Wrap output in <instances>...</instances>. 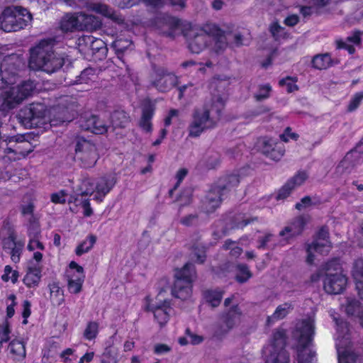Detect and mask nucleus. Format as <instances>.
Returning <instances> with one entry per match:
<instances>
[{
  "label": "nucleus",
  "instance_id": "nucleus-5",
  "mask_svg": "<svg viewBox=\"0 0 363 363\" xmlns=\"http://www.w3.org/2000/svg\"><path fill=\"white\" fill-rule=\"evenodd\" d=\"M342 263L339 258L328 261L325 267L323 289L328 294H338L342 293L347 284V277L342 272Z\"/></svg>",
  "mask_w": 363,
  "mask_h": 363
},
{
  "label": "nucleus",
  "instance_id": "nucleus-20",
  "mask_svg": "<svg viewBox=\"0 0 363 363\" xmlns=\"http://www.w3.org/2000/svg\"><path fill=\"white\" fill-rule=\"evenodd\" d=\"M226 195V186H213L203 201V208L207 212H213L218 208Z\"/></svg>",
  "mask_w": 363,
  "mask_h": 363
},
{
  "label": "nucleus",
  "instance_id": "nucleus-18",
  "mask_svg": "<svg viewBox=\"0 0 363 363\" xmlns=\"http://www.w3.org/2000/svg\"><path fill=\"white\" fill-rule=\"evenodd\" d=\"M308 222V218L301 216L294 218L279 234V244L285 245L291 239L299 235Z\"/></svg>",
  "mask_w": 363,
  "mask_h": 363
},
{
  "label": "nucleus",
  "instance_id": "nucleus-44",
  "mask_svg": "<svg viewBox=\"0 0 363 363\" xmlns=\"http://www.w3.org/2000/svg\"><path fill=\"white\" fill-rule=\"evenodd\" d=\"M98 116L93 114H85L79 121V126L84 130L94 133V125L97 123Z\"/></svg>",
  "mask_w": 363,
  "mask_h": 363
},
{
  "label": "nucleus",
  "instance_id": "nucleus-59",
  "mask_svg": "<svg viewBox=\"0 0 363 363\" xmlns=\"http://www.w3.org/2000/svg\"><path fill=\"white\" fill-rule=\"evenodd\" d=\"M10 332L8 323L0 325V349L4 342L9 341Z\"/></svg>",
  "mask_w": 363,
  "mask_h": 363
},
{
  "label": "nucleus",
  "instance_id": "nucleus-32",
  "mask_svg": "<svg viewBox=\"0 0 363 363\" xmlns=\"http://www.w3.org/2000/svg\"><path fill=\"white\" fill-rule=\"evenodd\" d=\"M50 299L53 306H59L65 301L64 291L57 282L53 281L48 284Z\"/></svg>",
  "mask_w": 363,
  "mask_h": 363
},
{
  "label": "nucleus",
  "instance_id": "nucleus-53",
  "mask_svg": "<svg viewBox=\"0 0 363 363\" xmlns=\"http://www.w3.org/2000/svg\"><path fill=\"white\" fill-rule=\"evenodd\" d=\"M16 235L13 231L10 230L6 238L2 240L3 248L6 250H11L18 245L19 242L16 241Z\"/></svg>",
  "mask_w": 363,
  "mask_h": 363
},
{
  "label": "nucleus",
  "instance_id": "nucleus-43",
  "mask_svg": "<svg viewBox=\"0 0 363 363\" xmlns=\"http://www.w3.org/2000/svg\"><path fill=\"white\" fill-rule=\"evenodd\" d=\"M292 305L290 303H284L279 306L273 315L268 318V322L271 323L276 320L282 319L291 311Z\"/></svg>",
  "mask_w": 363,
  "mask_h": 363
},
{
  "label": "nucleus",
  "instance_id": "nucleus-39",
  "mask_svg": "<svg viewBox=\"0 0 363 363\" xmlns=\"http://www.w3.org/2000/svg\"><path fill=\"white\" fill-rule=\"evenodd\" d=\"M74 191L82 196L91 195L95 191V182L90 178H84Z\"/></svg>",
  "mask_w": 363,
  "mask_h": 363
},
{
  "label": "nucleus",
  "instance_id": "nucleus-22",
  "mask_svg": "<svg viewBox=\"0 0 363 363\" xmlns=\"http://www.w3.org/2000/svg\"><path fill=\"white\" fill-rule=\"evenodd\" d=\"M13 57L5 58L0 66V89L15 82L17 68L12 61Z\"/></svg>",
  "mask_w": 363,
  "mask_h": 363
},
{
  "label": "nucleus",
  "instance_id": "nucleus-47",
  "mask_svg": "<svg viewBox=\"0 0 363 363\" xmlns=\"http://www.w3.org/2000/svg\"><path fill=\"white\" fill-rule=\"evenodd\" d=\"M28 233L29 238H38L40 234V228L37 217L28 218Z\"/></svg>",
  "mask_w": 363,
  "mask_h": 363
},
{
  "label": "nucleus",
  "instance_id": "nucleus-14",
  "mask_svg": "<svg viewBox=\"0 0 363 363\" xmlns=\"http://www.w3.org/2000/svg\"><path fill=\"white\" fill-rule=\"evenodd\" d=\"M207 24L203 28H191L186 34L189 50L196 54L203 50L211 39L207 32Z\"/></svg>",
  "mask_w": 363,
  "mask_h": 363
},
{
  "label": "nucleus",
  "instance_id": "nucleus-60",
  "mask_svg": "<svg viewBox=\"0 0 363 363\" xmlns=\"http://www.w3.org/2000/svg\"><path fill=\"white\" fill-rule=\"evenodd\" d=\"M109 125L106 122L98 118L97 123L94 125V134H104L107 132Z\"/></svg>",
  "mask_w": 363,
  "mask_h": 363
},
{
  "label": "nucleus",
  "instance_id": "nucleus-2",
  "mask_svg": "<svg viewBox=\"0 0 363 363\" xmlns=\"http://www.w3.org/2000/svg\"><path fill=\"white\" fill-rule=\"evenodd\" d=\"M56 44L54 38L40 40L30 50L29 67L35 70H41L52 74L60 69L64 63V58L55 53L53 48Z\"/></svg>",
  "mask_w": 363,
  "mask_h": 363
},
{
  "label": "nucleus",
  "instance_id": "nucleus-17",
  "mask_svg": "<svg viewBox=\"0 0 363 363\" xmlns=\"http://www.w3.org/2000/svg\"><path fill=\"white\" fill-rule=\"evenodd\" d=\"M255 148L274 161L280 160L285 152L284 145L281 143H277L274 140L267 138L259 139L255 145Z\"/></svg>",
  "mask_w": 363,
  "mask_h": 363
},
{
  "label": "nucleus",
  "instance_id": "nucleus-27",
  "mask_svg": "<svg viewBox=\"0 0 363 363\" xmlns=\"http://www.w3.org/2000/svg\"><path fill=\"white\" fill-rule=\"evenodd\" d=\"M362 157L357 150H353L345 155L337 166V170L340 173H349L354 166L360 163Z\"/></svg>",
  "mask_w": 363,
  "mask_h": 363
},
{
  "label": "nucleus",
  "instance_id": "nucleus-64",
  "mask_svg": "<svg viewBox=\"0 0 363 363\" xmlns=\"http://www.w3.org/2000/svg\"><path fill=\"white\" fill-rule=\"evenodd\" d=\"M180 223L185 226H191L198 223V216L196 214H190L183 217Z\"/></svg>",
  "mask_w": 363,
  "mask_h": 363
},
{
  "label": "nucleus",
  "instance_id": "nucleus-1",
  "mask_svg": "<svg viewBox=\"0 0 363 363\" xmlns=\"http://www.w3.org/2000/svg\"><path fill=\"white\" fill-rule=\"evenodd\" d=\"M225 105V99L220 94H214L201 106L195 107L188 125V135L197 138L204 131L213 129L220 121Z\"/></svg>",
  "mask_w": 363,
  "mask_h": 363
},
{
  "label": "nucleus",
  "instance_id": "nucleus-26",
  "mask_svg": "<svg viewBox=\"0 0 363 363\" xmlns=\"http://www.w3.org/2000/svg\"><path fill=\"white\" fill-rule=\"evenodd\" d=\"M42 277L41 268L38 264H29L23 281L28 288H36L38 286Z\"/></svg>",
  "mask_w": 363,
  "mask_h": 363
},
{
  "label": "nucleus",
  "instance_id": "nucleus-30",
  "mask_svg": "<svg viewBox=\"0 0 363 363\" xmlns=\"http://www.w3.org/2000/svg\"><path fill=\"white\" fill-rule=\"evenodd\" d=\"M341 308L347 315L359 318L363 327V309L357 301L347 298L345 304L342 303Z\"/></svg>",
  "mask_w": 363,
  "mask_h": 363
},
{
  "label": "nucleus",
  "instance_id": "nucleus-48",
  "mask_svg": "<svg viewBox=\"0 0 363 363\" xmlns=\"http://www.w3.org/2000/svg\"><path fill=\"white\" fill-rule=\"evenodd\" d=\"M296 77H287L279 80V84L281 87L285 88L289 92H293L298 89Z\"/></svg>",
  "mask_w": 363,
  "mask_h": 363
},
{
  "label": "nucleus",
  "instance_id": "nucleus-23",
  "mask_svg": "<svg viewBox=\"0 0 363 363\" xmlns=\"http://www.w3.org/2000/svg\"><path fill=\"white\" fill-rule=\"evenodd\" d=\"M207 32L215 41L213 49L216 52H223L228 46L225 31L216 24H207Z\"/></svg>",
  "mask_w": 363,
  "mask_h": 363
},
{
  "label": "nucleus",
  "instance_id": "nucleus-55",
  "mask_svg": "<svg viewBox=\"0 0 363 363\" xmlns=\"http://www.w3.org/2000/svg\"><path fill=\"white\" fill-rule=\"evenodd\" d=\"M272 87L269 84L259 86L258 91L255 94V98L257 101L265 99L270 95Z\"/></svg>",
  "mask_w": 363,
  "mask_h": 363
},
{
  "label": "nucleus",
  "instance_id": "nucleus-36",
  "mask_svg": "<svg viewBox=\"0 0 363 363\" xmlns=\"http://www.w3.org/2000/svg\"><path fill=\"white\" fill-rule=\"evenodd\" d=\"M220 163V155L217 152L209 151L206 152L199 162L201 167L208 169L216 167Z\"/></svg>",
  "mask_w": 363,
  "mask_h": 363
},
{
  "label": "nucleus",
  "instance_id": "nucleus-56",
  "mask_svg": "<svg viewBox=\"0 0 363 363\" xmlns=\"http://www.w3.org/2000/svg\"><path fill=\"white\" fill-rule=\"evenodd\" d=\"M94 75V70L92 68H86L81 72L77 81L80 84H87L89 81L93 79Z\"/></svg>",
  "mask_w": 363,
  "mask_h": 363
},
{
  "label": "nucleus",
  "instance_id": "nucleus-13",
  "mask_svg": "<svg viewBox=\"0 0 363 363\" xmlns=\"http://www.w3.org/2000/svg\"><path fill=\"white\" fill-rule=\"evenodd\" d=\"M328 230L322 228L318 233L315 240L307 247V262L312 264L315 259V254L327 255L330 249L331 244L328 240Z\"/></svg>",
  "mask_w": 363,
  "mask_h": 363
},
{
  "label": "nucleus",
  "instance_id": "nucleus-28",
  "mask_svg": "<svg viewBox=\"0 0 363 363\" xmlns=\"http://www.w3.org/2000/svg\"><path fill=\"white\" fill-rule=\"evenodd\" d=\"M79 30L93 31L99 29L101 26V20L91 14L78 13Z\"/></svg>",
  "mask_w": 363,
  "mask_h": 363
},
{
  "label": "nucleus",
  "instance_id": "nucleus-54",
  "mask_svg": "<svg viewBox=\"0 0 363 363\" xmlns=\"http://www.w3.org/2000/svg\"><path fill=\"white\" fill-rule=\"evenodd\" d=\"M236 280L240 283L246 281L250 277L248 267L246 265L238 264L237 266Z\"/></svg>",
  "mask_w": 363,
  "mask_h": 363
},
{
  "label": "nucleus",
  "instance_id": "nucleus-24",
  "mask_svg": "<svg viewBox=\"0 0 363 363\" xmlns=\"http://www.w3.org/2000/svg\"><path fill=\"white\" fill-rule=\"evenodd\" d=\"M116 184V180L113 176L107 175L98 179L95 182V199L99 201H102L103 198L111 191Z\"/></svg>",
  "mask_w": 363,
  "mask_h": 363
},
{
  "label": "nucleus",
  "instance_id": "nucleus-16",
  "mask_svg": "<svg viewBox=\"0 0 363 363\" xmlns=\"http://www.w3.org/2000/svg\"><path fill=\"white\" fill-rule=\"evenodd\" d=\"M177 84V77L163 68L156 69L152 76L150 84L160 92H167Z\"/></svg>",
  "mask_w": 363,
  "mask_h": 363
},
{
  "label": "nucleus",
  "instance_id": "nucleus-3",
  "mask_svg": "<svg viewBox=\"0 0 363 363\" xmlns=\"http://www.w3.org/2000/svg\"><path fill=\"white\" fill-rule=\"evenodd\" d=\"M314 335V319L312 316L296 323L294 336L298 343V363H315V352L309 348Z\"/></svg>",
  "mask_w": 363,
  "mask_h": 363
},
{
  "label": "nucleus",
  "instance_id": "nucleus-49",
  "mask_svg": "<svg viewBox=\"0 0 363 363\" xmlns=\"http://www.w3.org/2000/svg\"><path fill=\"white\" fill-rule=\"evenodd\" d=\"M196 91L197 88L192 83L183 85L179 88V99L191 98L196 94Z\"/></svg>",
  "mask_w": 363,
  "mask_h": 363
},
{
  "label": "nucleus",
  "instance_id": "nucleus-25",
  "mask_svg": "<svg viewBox=\"0 0 363 363\" xmlns=\"http://www.w3.org/2000/svg\"><path fill=\"white\" fill-rule=\"evenodd\" d=\"M350 273L355 281L358 294L363 299V257H358L354 260Z\"/></svg>",
  "mask_w": 363,
  "mask_h": 363
},
{
  "label": "nucleus",
  "instance_id": "nucleus-51",
  "mask_svg": "<svg viewBox=\"0 0 363 363\" xmlns=\"http://www.w3.org/2000/svg\"><path fill=\"white\" fill-rule=\"evenodd\" d=\"M294 191L291 186L286 182L274 195V199L279 201L288 198Z\"/></svg>",
  "mask_w": 363,
  "mask_h": 363
},
{
  "label": "nucleus",
  "instance_id": "nucleus-34",
  "mask_svg": "<svg viewBox=\"0 0 363 363\" xmlns=\"http://www.w3.org/2000/svg\"><path fill=\"white\" fill-rule=\"evenodd\" d=\"M91 9L92 11L115 21H121V16L114 11V9L106 4L101 3L93 4L91 6Z\"/></svg>",
  "mask_w": 363,
  "mask_h": 363
},
{
  "label": "nucleus",
  "instance_id": "nucleus-42",
  "mask_svg": "<svg viewBox=\"0 0 363 363\" xmlns=\"http://www.w3.org/2000/svg\"><path fill=\"white\" fill-rule=\"evenodd\" d=\"M96 241V237L94 235H89L83 240L76 248L75 252L78 256H81L88 252L94 246Z\"/></svg>",
  "mask_w": 363,
  "mask_h": 363
},
{
  "label": "nucleus",
  "instance_id": "nucleus-40",
  "mask_svg": "<svg viewBox=\"0 0 363 363\" xmlns=\"http://www.w3.org/2000/svg\"><path fill=\"white\" fill-rule=\"evenodd\" d=\"M111 118L114 128H124L129 123V117L123 111H115Z\"/></svg>",
  "mask_w": 363,
  "mask_h": 363
},
{
  "label": "nucleus",
  "instance_id": "nucleus-63",
  "mask_svg": "<svg viewBox=\"0 0 363 363\" xmlns=\"http://www.w3.org/2000/svg\"><path fill=\"white\" fill-rule=\"evenodd\" d=\"M23 247V243L21 242H18V245L9 250V253L11 255V258L13 262H18L20 260V255L22 251V248Z\"/></svg>",
  "mask_w": 363,
  "mask_h": 363
},
{
  "label": "nucleus",
  "instance_id": "nucleus-41",
  "mask_svg": "<svg viewBox=\"0 0 363 363\" xmlns=\"http://www.w3.org/2000/svg\"><path fill=\"white\" fill-rule=\"evenodd\" d=\"M312 64L315 69H326L332 64L331 56L328 53L317 55L313 58Z\"/></svg>",
  "mask_w": 363,
  "mask_h": 363
},
{
  "label": "nucleus",
  "instance_id": "nucleus-7",
  "mask_svg": "<svg viewBox=\"0 0 363 363\" xmlns=\"http://www.w3.org/2000/svg\"><path fill=\"white\" fill-rule=\"evenodd\" d=\"M35 87L33 82L25 81L18 86L1 92L0 94V110L7 111L16 108L32 94Z\"/></svg>",
  "mask_w": 363,
  "mask_h": 363
},
{
  "label": "nucleus",
  "instance_id": "nucleus-35",
  "mask_svg": "<svg viewBox=\"0 0 363 363\" xmlns=\"http://www.w3.org/2000/svg\"><path fill=\"white\" fill-rule=\"evenodd\" d=\"M155 108L152 105H145L143 108L142 118L140 122V127L146 132L152 130L151 119L154 115Z\"/></svg>",
  "mask_w": 363,
  "mask_h": 363
},
{
  "label": "nucleus",
  "instance_id": "nucleus-61",
  "mask_svg": "<svg viewBox=\"0 0 363 363\" xmlns=\"http://www.w3.org/2000/svg\"><path fill=\"white\" fill-rule=\"evenodd\" d=\"M258 239H260L259 247H264L269 245V242L274 240V236L272 234L259 232L257 235H255Z\"/></svg>",
  "mask_w": 363,
  "mask_h": 363
},
{
  "label": "nucleus",
  "instance_id": "nucleus-10",
  "mask_svg": "<svg viewBox=\"0 0 363 363\" xmlns=\"http://www.w3.org/2000/svg\"><path fill=\"white\" fill-rule=\"evenodd\" d=\"M285 342V331L283 329L277 330L269 344L263 349L265 363H289V354L284 350Z\"/></svg>",
  "mask_w": 363,
  "mask_h": 363
},
{
  "label": "nucleus",
  "instance_id": "nucleus-58",
  "mask_svg": "<svg viewBox=\"0 0 363 363\" xmlns=\"http://www.w3.org/2000/svg\"><path fill=\"white\" fill-rule=\"evenodd\" d=\"M363 100V92L356 93L351 99L347 109L349 111H353L358 108L361 101Z\"/></svg>",
  "mask_w": 363,
  "mask_h": 363
},
{
  "label": "nucleus",
  "instance_id": "nucleus-19",
  "mask_svg": "<svg viewBox=\"0 0 363 363\" xmlns=\"http://www.w3.org/2000/svg\"><path fill=\"white\" fill-rule=\"evenodd\" d=\"M222 323L217 326L215 335L218 337L228 333L235 325L240 323L242 312L238 306L232 307L226 313L223 314Z\"/></svg>",
  "mask_w": 363,
  "mask_h": 363
},
{
  "label": "nucleus",
  "instance_id": "nucleus-21",
  "mask_svg": "<svg viewBox=\"0 0 363 363\" xmlns=\"http://www.w3.org/2000/svg\"><path fill=\"white\" fill-rule=\"evenodd\" d=\"M71 271L68 272V290L72 294H79L82 291L85 275L83 267L75 262L69 264Z\"/></svg>",
  "mask_w": 363,
  "mask_h": 363
},
{
  "label": "nucleus",
  "instance_id": "nucleus-8",
  "mask_svg": "<svg viewBox=\"0 0 363 363\" xmlns=\"http://www.w3.org/2000/svg\"><path fill=\"white\" fill-rule=\"evenodd\" d=\"M33 150L32 144L23 139V136H0V155L10 161L19 160L26 157Z\"/></svg>",
  "mask_w": 363,
  "mask_h": 363
},
{
  "label": "nucleus",
  "instance_id": "nucleus-31",
  "mask_svg": "<svg viewBox=\"0 0 363 363\" xmlns=\"http://www.w3.org/2000/svg\"><path fill=\"white\" fill-rule=\"evenodd\" d=\"M67 109L60 106L53 107L50 110V123L52 126H57L67 121H70Z\"/></svg>",
  "mask_w": 363,
  "mask_h": 363
},
{
  "label": "nucleus",
  "instance_id": "nucleus-37",
  "mask_svg": "<svg viewBox=\"0 0 363 363\" xmlns=\"http://www.w3.org/2000/svg\"><path fill=\"white\" fill-rule=\"evenodd\" d=\"M60 28L62 30L66 32L73 31L75 29L79 30L78 13L65 15L61 20Z\"/></svg>",
  "mask_w": 363,
  "mask_h": 363
},
{
  "label": "nucleus",
  "instance_id": "nucleus-38",
  "mask_svg": "<svg viewBox=\"0 0 363 363\" xmlns=\"http://www.w3.org/2000/svg\"><path fill=\"white\" fill-rule=\"evenodd\" d=\"M80 41H84L89 48L92 50L93 53L95 52H101L104 53L106 50L104 42L99 38H95L91 35H85Z\"/></svg>",
  "mask_w": 363,
  "mask_h": 363
},
{
  "label": "nucleus",
  "instance_id": "nucleus-6",
  "mask_svg": "<svg viewBox=\"0 0 363 363\" xmlns=\"http://www.w3.org/2000/svg\"><path fill=\"white\" fill-rule=\"evenodd\" d=\"M31 20V13L26 9L9 6L0 15V28L5 32H16L24 28Z\"/></svg>",
  "mask_w": 363,
  "mask_h": 363
},
{
  "label": "nucleus",
  "instance_id": "nucleus-33",
  "mask_svg": "<svg viewBox=\"0 0 363 363\" xmlns=\"http://www.w3.org/2000/svg\"><path fill=\"white\" fill-rule=\"evenodd\" d=\"M26 342L14 339L9 345L8 349L13 358L17 360L23 359L26 356Z\"/></svg>",
  "mask_w": 363,
  "mask_h": 363
},
{
  "label": "nucleus",
  "instance_id": "nucleus-52",
  "mask_svg": "<svg viewBox=\"0 0 363 363\" xmlns=\"http://www.w3.org/2000/svg\"><path fill=\"white\" fill-rule=\"evenodd\" d=\"M270 32L277 40L286 38L287 33L285 28L279 26L277 22H274L271 25Z\"/></svg>",
  "mask_w": 363,
  "mask_h": 363
},
{
  "label": "nucleus",
  "instance_id": "nucleus-12",
  "mask_svg": "<svg viewBox=\"0 0 363 363\" xmlns=\"http://www.w3.org/2000/svg\"><path fill=\"white\" fill-rule=\"evenodd\" d=\"M76 157L84 168L93 167L99 158L94 144L84 138H79L75 148Z\"/></svg>",
  "mask_w": 363,
  "mask_h": 363
},
{
  "label": "nucleus",
  "instance_id": "nucleus-15",
  "mask_svg": "<svg viewBox=\"0 0 363 363\" xmlns=\"http://www.w3.org/2000/svg\"><path fill=\"white\" fill-rule=\"evenodd\" d=\"M163 290L160 291L156 297L155 302H148L147 309L154 314L155 319L160 327L164 326L169 320L172 312L170 301L167 299H162Z\"/></svg>",
  "mask_w": 363,
  "mask_h": 363
},
{
  "label": "nucleus",
  "instance_id": "nucleus-62",
  "mask_svg": "<svg viewBox=\"0 0 363 363\" xmlns=\"http://www.w3.org/2000/svg\"><path fill=\"white\" fill-rule=\"evenodd\" d=\"M227 183L226 184H220L218 186H226V193L229 188L238 185L240 182V177L237 174H230L228 175L225 179Z\"/></svg>",
  "mask_w": 363,
  "mask_h": 363
},
{
  "label": "nucleus",
  "instance_id": "nucleus-46",
  "mask_svg": "<svg viewBox=\"0 0 363 363\" xmlns=\"http://www.w3.org/2000/svg\"><path fill=\"white\" fill-rule=\"evenodd\" d=\"M308 179V174L305 171L297 172L293 177L289 179L286 182L291 188L295 190L301 186Z\"/></svg>",
  "mask_w": 363,
  "mask_h": 363
},
{
  "label": "nucleus",
  "instance_id": "nucleus-29",
  "mask_svg": "<svg viewBox=\"0 0 363 363\" xmlns=\"http://www.w3.org/2000/svg\"><path fill=\"white\" fill-rule=\"evenodd\" d=\"M361 43V32L355 31L349 35L346 39H340L336 41L338 49L346 50L350 54L355 51L356 47L359 46Z\"/></svg>",
  "mask_w": 363,
  "mask_h": 363
},
{
  "label": "nucleus",
  "instance_id": "nucleus-50",
  "mask_svg": "<svg viewBox=\"0 0 363 363\" xmlns=\"http://www.w3.org/2000/svg\"><path fill=\"white\" fill-rule=\"evenodd\" d=\"M99 333V323L95 321L88 323L84 332V336L86 340H91L94 339Z\"/></svg>",
  "mask_w": 363,
  "mask_h": 363
},
{
  "label": "nucleus",
  "instance_id": "nucleus-57",
  "mask_svg": "<svg viewBox=\"0 0 363 363\" xmlns=\"http://www.w3.org/2000/svg\"><path fill=\"white\" fill-rule=\"evenodd\" d=\"M21 214L28 218L36 217L33 212L35 210V205L33 201H29L27 203L21 204L20 206Z\"/></svg>",
  "mask_w": 363,
  "mask_h": 363
},
{
  "label": "nucleus",
  "instance_id": "nucleus-9",
  "mask_svg": "<svg viewBox=\"0 0 363 363\" xmlns=\"http://www.w3.org/2000/svg\"><path fill=\"white\" fill-rule=\"evenodd\" d=\"M175 281L172 290V295L177 298L185 300L190 297L191 294V283L196 277L194 265L191 263L186 264L183 268L177 270Z\"/></svg>",
  "mask_w": 363,
  "mask_h": 363
},
{
  "label": "nucleus",
  "instance_id": "nucleus-4",
  "mask_svg": "<svg viewBox=\"0 0 363 363\" xmlns=\"http://www.w3.org/2000/svg\"><path fill=\"white\" fill-rule=\"evenodd\" d=\"M335 336L338 363H363V358L355 352L351 341L350 330L346 322L334 318Z\"/></svg>",
  "mask_w": 363,
  "mask_h": 363
},
{
  "label": "nucleus",
  "instance_id": "nucleus-11",
  "mask_svg": "<svg viewBox=\"0 0 363 363\" xmlns=\"http://www.w3.org/2000/svg\"><path fill=\"white\" fill-rule=\"evenodd\" d=\"M17 117L26 128H37L45 122V106L43 104H31L21 109Z\"/></svg>",
  "mask_w": 363,
  "mask_h": 363
},
{
  "label": "nucleus",
  "instance_id": "nucleus-45",
  "mask_svg": "<svg viewBox=\"0 0 363 363\" xmlns=\"http://www.w3.org/2000/svg\"><path fill=\"white\" fill-rule=\"evenodd\" d=\"M223 291L219 289L208 290L205 292V298L206 301L211 304L212 307H217L223 298Z\"/></svg>",
  "mask_w": 363,
  "mask_h": 363
}]
</instances>
